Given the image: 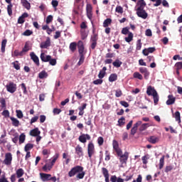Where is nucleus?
I'll use <instances>...</instances> for the list:
<instances>
[{"instance_id": "nucleus-29", "label": "nucleus", "mask_w": 182, "mask_h": 182, "mask_svg": "<svg viewBox=\"0 0 182 182\" xmlns=\"http://www.w3.org/2000/svg\"><path fill=\"white\" fill-rule=\"evenodd\" d=\"M149 127H150V124L149 123H145V124H142L139 130V132H144V130H146Z\"/></svg>"}, {"instance_id": "nucleus-49", "label": "nucleus", "mask_w": 182, "mask_h": 182, "mask_svg": "<svg viewBox=\"0 0 182 182\" xmlns=\"http://www.w3.org/2000/svg\"><path fill=\"white\" fill-rule=\"evenodd\" d=\"M149 159H150V156H149V154H146L142 156L141 160H142L143 164H147L148 163L147 160H149Z\"/></svg>"}, {"instance_id": "nucleus-23", "label": "nucleus", "mask_w": 182, "mask_h": 182, "mask_svg": "<svg viewBox=\"0 0 182 182\" xmlns=\"http://www.w3.org/2000/svg\"><path fill=\"white\" fill-rule=\"evenodd\" d=\"M40 58L42 62H49V60H50V55H46L45 53H41Z\"/></svg>"}, {"instance_id": "nucleus-47", "label": "nucleus", "mask_w": 182, "mask_h": 182, "mask_svg": "<svg viewBox=\"0 0 182 182\" xmlns=\"http://www.w3.org/2000/svg\"><path fill=\"white\" fill-rule=\"evenodd\" d=\"M28 50H29V44H28V43H26L21 51L24 55H26V52H28Z\"/></svg>"}, {"instance_id": "nucleus-44", "label": "nucleus", "mask_w": 182, "mask_h": 182, "mask_svg": "<svg viewBox=\"0 0 182 182\" xmlns=\"http://www.w3.org/2000/svg\"><path fill=\"white\" fill-rule=\"evenodd\" d=\"M58 159H59V154H55V156L53 157V160L51 161L50 166H52V167H53Z\"/></svg>"}, {"instance_id": "nucleus-16", "label": "nucleus", "mask_w": 182, "mask_h": 182, "mask_svg": "<svg viewBox=\"0 0 182 182\" xmlns=\"http://www.w3.org/2000/svg\"><path fill=\"white\" fill-rule=\"evenodd\" d=\"M75 154H77L78 157H82L83 156V148L79 144L75 147Z\"/></svg>"}, {"instance_id": "nucleus-9", "label": "nucleus", "mask_w": 182, "mask_h": 182, "mask_svg": "<svg viewBox=\"0 0 182 182\" xmlns=\"http://www.w3.org/2000/svg\"><path fill=\"white\" fill-rule=\"evenodd\" d=\"M141 121H138L136 122V124H134L130 132V134H132V136H134V134L137 133V129H139V126H141Z\"/></svg>"}, {"instance_id": "nucleus-21", "label": "nucleus", "mask_w": 182, "mask_h": 182, "mask_svg": "<svg viewBox=\"0 0 182 182\" xmlns=\"http://www.w3.org/2000/svg\"><path fill=\"white\" fill-rule=\"evenodd\" d=\"M146 5V1H144V0H139L136 3V6H138L136 9H144Z\"/></svg>"}, {"instance_id": "nucleus-56", "label": "nucleus", "mask_w": 182, "mask_h": 182, "mask_svg": "<svg viewBox=\"0 0 182 182\" xmlns=\"http://www.w3.org/2000/svg\"><path fill=\"white\" fill-rule=\"evenodd\" d=\"M80 33H81V39H82V41H85V39L87 38V33H86L85 31H81Z\"/></svg>"}, {"instance_id": "nucleus-58", "label": "nucleus", "mask_w": 182, "mask_h": 182, "mask_svg": "<svg viewBox=\"0 0 182 182\" xmlns=\"http://www.w3.org/2000/svg\"><path fill=\"white\" fill-rule=\"evenodd\" d=\"M61 112H62V109H60L59 108H54L53 109V113L54 115L60 114Z\"/></svg>"}, {"instance_id": "nucleus-48", "label": "nucleus", "mask_w": 182, "mask_h": 182, "mask_svg": "<svg viewBox=\"0 0 182 182\" xmlns=\"http://www.w3.org/2000/svg\"><path fill=\"white\" fill-rule=\"evenodd\" d=\"M142 45H143V43H141V39L137 40L136 47V50H140L141 49Z\"/></svg>"}, {"instance_id": "nucleus-31", "label": "nucleus", "mask_w": 182, "mask_h": 182, "mask_svg": "<svg viewBox=\"0 0 182 182\" xmlns=\"http://www.w3.org/2000/svg\"><path fill=\"white\" fill-rule=\"evenodd\" d=\"M25 54L22 51L19 52V50H14V53L11 54V56H12V58H15L17 56H23Z\"/></svg>"}, {"instance_id": "nucleus-35", "label": "nucleus", "mask_w": 182, "mask_h": 182, "mask_svg": "<svg viewBox=\"0 0 182 182\" xmlns=\"http://www.w3.org/2000/svg\"><path fill=\"white\" fill-rule=\"evenodd\" d=\"M76 48H77V43H76V42H73L70 44V50H71V52H75Z\"/></svg>"}, {"instance_id": "nucleus-43", "label": "nucleus", "mask_w": 182, "mask_h": 182, "mask_svg": "<svg viewBox=\"0 0 182 182\" xmlns=\"http://www.w3.org/2000/svg\"><path fill=\"white\" fill-rule=\"evenodd\" d=\"M126 118L124 117H122L120 119H118V125L122 127V126H124L125 123L124 121Z\"/></svg>"}, {"instance_id": "nucleus-28", "label": "nucleus", "mask_w": 182, "mask_h": 182, "mask_svg": "<svg viewBox=\"0 0 182 182\" xmlns=\"http://www.w3.org/2000/svg\"><path fill=\"white\" fill-rule=\"evenodd\" d=\"M48 76V73H46L45 70H42L38 73L39 79H46Z\"/></svg>"}, {"instance_id": "nucleus-52", "label": "nucleus", "mask_w": 182, "mask_h": 182, "mask_svg": "<svg viewBox=\"0 0 182 182\" xmlns=\"http://www.w3.org/2000/svg\"><path fill=\"white\" fill-rule=\"evenodd\" d=\"M52 21H53V16L49 15L46 18V23H47V25H49V23H50V22H52Z\"/></svg>"}, {"instance_id": "nucleus-54", "label": "nucleus", "mask_w": 182, "mask_h": 182, "mask_svg": "<svg viewBox=\"0 0 182 182\" xmlns=\"http://www.w3.org/2000/svg\"><path fill=\"white\" fill-rule=\"evenodd\" d=\"M21 87L23 90V95H28V90H26V85H25V83H21Z\"/></svg>"}, {"instance_id": "nucleus-32", "label": "nucleus", "mask_w": 182, "mask_h": 182, "mask_svg": "<svg viewBox=\"0 0 182 182\" xmlns=\"http://www.w3.org/2000/svg\"><path fill=\"white\" fill-rule=\"evenodd\" d=\"M26 139V135L25 134L22 133L18 137L19 144H22L23 143H25V140Z\"/></svg>"}, {"instance_id": "nucleus-27", "label": "nucleus", "mask_w": 182, "mask_h": 182, "mask_svg": "<svg viewBox=\"0 0 182 182\" xmlns=\"http://www.w3.org/2000/svg\"><path fill=\"white\" fill-rule=\"evenodd\" d=\"M52 165H50V164H46L43 166V171H45L46 173H48V171H50V170H52Z\"/></svg>"}, {"instance_id": "nucleus-19", "label": "nucleus", "mask_w": 182, "mask_h": 182, "mask_svg": "<svg viewBox=\"0 0 182 182\" xmlns=\"http://www.w3.org/2000/svg\"><path fill=\"white\" fill-rule=\"evenodd\" d=\"M102 173L105 178V182H110V181L109 180V170L103 167L102 168Z\"/></svg>"}, {"instance_id": "nucleus-6", "label": "nucleus", "mask_w": 182, "mask_h": 182, "mask_svg": "<svg viewBox=\"0 0 182 182\" xmlns=\"http://www.w3.org/2000/svg\"><path fill=\"white\" fill-rule=\"evenodd\" d=\"M6 88L7 92H9V93H15V92H16V84L10 82L6 85Z\"/></svg>"}, {"instance_id": "nucleus-50", "label": "nucleus", "mask_w": 182, "mask_h": 182, "mask_svg": "<svg viewBox=\"0 0 182 182\" xmlns=\"http://www.w3.org/2000/svg\"><path fill=\"white\" fill-rule=\"evenodd\" d=\"M0 103L2 109H6V101L5 100V98H0Z\"/></svg>"}, {"instance_id": "nucleus-1", "label": "nucleus", "mask_w": 182, "mask_h": 182, "mask_svg": "<svg viewBox=\"0 0 182 182\" xmlns=\"http://www.w3.org/2000/svg\"><path fill=\"white\" fill-rule=\"evenodd\" d=\"M84 168L82 166H75L73 168L70 169V171L68 172V176L69 177H75L76 176V178H78L79 180H82L84 178L86 172L84 171Z\"/></svg>"}, {"instance_id": "nucleus-8", "label": "nucleus", "mask_w": 182, "mask_h": 182, "mask_svg": "<svg viewBox=\"0 0 182 182\" xmlns=\"http://www.w3.org/2000/svg\"><path fill=\"white\" fill-rule=\"evenodd\" d=\"M139 72L140 73L144 75V79H146V80L149 79V76H150V72H149V70H147L146 68H144V67L139 68Z\"/></svg>"}, {"instance_id": "nucleus-57", "label": "nucleus", "mask_w": 182, "mask_h": 182, "mask_svg": "<svg viewBox=\"0 0 182 182\" xmlns=\"http://www.w3.org/2000/svg\"><path fill=\"white\" fill-rule=\"evenodd\" d=\"M48 62H49V64L51 65V66H55L57 63L56 59L52 58V56H50V59Z\"/></svg>"}, {"instance_id": "nucleus-34", "label": "nucleus", "mask_w": 182, "mask_h": 182, "mask_svg": "<svg viewBox=\"0 0 182 182\" xmlns=\"http://www.w3.org/2000/svg\"><path fill=\"white\" fill-rule=\"evenodd\" d=\"M16 174L18 178H21V177H22V176L24 174L23 169L22 168H18L16 171Z\"/></svg>"}, {"instance_id": "nucleus-40", "label": "nucleus", "mask_w": 182, "mask_h": 182, "mask_svg": "<svg viewBox=\"0 0 182 182\" xmlns=\"http://www.w3.org/2000/svg\"><path fill=\"white\" fill-rule=\"evenodd\" d=\"M175 119L178 123H181V117L180 116V112L176 111L175 112Z\"/></svg>"}, {"instance_id": "nucleus-59", "label": "nucleus", "mask_w": 182, "mask_h": 182, "mask_svg": "<svg viewBox=\"0 0 182 182\" xmlns=\"http://www.w3.org/2000/svg\"><path fill=\"white\" fill-rule=\"evenodd\" d=\"M97 143H98L99 146H103V143H105V139H103L102 136L98 137Z\"/></svg>"}, {"instance_id": "nucleus-39", "label": "nucleus", "mask_w": 182, "mask_h": 182, "mask_svg": "<svg viewBox=\"0 0 182 182\" xmlns=\"http://www.w3.org/2000/svg\"><path fill=\"white\" fill-rule=\"evenodd\" d=\"M125 41L128 43H130V42H132V41H133V33L129 32L128 33V36L125 38Z\"/></svg>"}, {"instance_id": "nucleus-62", "label": "nucleus", "mask_w": 182, "mask_h": 182, "mask_svg": "<svg viewBox=\"0 0 182 182\" xmlns=\"http://www.w3.org/2000/svg\"><path fill=\"white\" fill-rule=\"evenodd\" d=\"M123 95L122 90H117L115 91V96L116 97H120Z\"/></svg>"}, {"instance_id": "nucleus-33", "label": "nucleus", "mask_w": 182, "mask_h": 182, "mask_svg": "<svg viewBox=\"0 0 182 182\" xmlns=\"http://www.w3.org/2000/svg\"><path fill=\"white\" fill-rule=\"evenodd\" d=\"M133 77L134 79H139V80H143V75L139 72L134 73Z\"/></svg>"}, {"instance_id": "nucleus-5", "label": "nucleus", "mask_w": 182, "mask_h": 182, "mask_svg": "<svg viewBox=\"0 0 182 182\" xmlns=\"http://www.w3.org/2000/svg\"><path fill=\"white\" fill-rule=\"evenodd\" d=\"M136 15L139 16V18H141L142 19H147V16H149V14L146 12V10L144 9H136Z\"/></svg>"}, {"instance_id": "nucleus-55", "label": "nucleus", "mask_w": 182, "mask_h": 182, "mask_svg": "<svg viewBox=\"0 0 182 182\" xmlns=\"http://www.w3.org/2000/svg\"><path fill=\"white\" fill-rule=\"evenodd\" d=\"M16 112L18 119H22V117H23V113L20 109L16 110Z\"/></svg>"}, {"instance_id": "nucleus-4", "label": "nucleus", "mask_w": 182, "mask_h": 182, "mask_svg": "<svg viewBox=\"0 0 182 182\" xmlns=\"http://www.w3.org/2000/svg\"><path fill=\"white\" fill-rule=\"evenodd\" d=\"M3 164H5V166H11V164H12V154L11 152L5 154V159L3 161Z\"/></svg>"}, {"instance_id": "nucleus-12", "label": "nucleus", "mask_w": 182, "mask_h": 182, "mask_svg": "<svg viewBox=\"0 0 182 182\" xmlns=\"http://www.w3.org/2000/svg\"><path fill=\"white\" fill-rule=\"evenodd\" d=\"M90 135H89L88 134H82L79 136L78 140L79 141H80V143H86L87 140H90Z\"/></svg>"}, {"instance_id": "nucleus-60", "label": "nucleus", "mask_w": 182, "mask_h": 182, "mask_svg": "<svg viewBox=\"0 0 182 182\" xmlns=\"http://www.w3.org/2000/svg\"><path fill=\"white\" fill-rule=\"evenodd\" d=\"M175 68H176V69L181 70V69H182V61L176 63L175 64Z\"/></svg>"}, {"instance_id": "nucleus-11", "label": "nucleus", "mask_w": 182, "mask_h": 182, "mask_svg": "<svg viewBox=\"0 0 182 182\" xmlns=\"http://www.w3.org/2000/svg\"><path fill=\"white\" fill-rule=\"evenodd\" d=\"M119 161L122 164H126L127 163V160H129V152L125 151L124 154L119 156Z\"/></svg>"}, {"instance_id": "nucleus-17", "label": "nucleus", "mask_w": 182, "mask_h": 182, "mask_svg": "<svg viewBox=\"0 0 182 182\" xmlns=\"http://www.w3.org/2000/svg\"><path fill=\"white\" fill-rule=\"evenodd\" d=\"M30 136H32V137H36L37 136L41 135V132L39 130V128L36 127L33 129H31L29 133Z\"/></svg>"}, {"instance_id": "nucleus-10", "label": "nucleus", "mask_w": 182, "mask_h": 182, "mask_svg": "<svg viewBox=\"0 0 182 182\" xmlns=\"http://www.w3.org/2000/svg\"><path fill=\"white\" fill-rule=\"evenodd\" d=\"M50 46V38L48 37L46 38V41L41 42L40 44V48L41 49H48Z\"/></svg>"}, {"instance_id": "nucleus-26", "label": "nucleus", "mask_w": 182, "mask_h": 182, "mask_svg": "<svg viewBox=\"0 0 182 182\" xmlns=\"http://www.w3.org/2000/svg\"><path fill=\"white\" fill-rule=\"evenodd\" d=\"M21 2L23 5V6H24V8H26V9H28V11H29V9H31V3H29L28 1V0H21Z\"/></svg>"}, {"instance_id": "nucleus-20", "label": "nucleus", "mask_w": 182, "mask_h": 182, "mask_svg": "<svg viewBox=\"0 0 182 182\" xmlns=\"http://www.w3.org/2000/svg\"><path fill=\"white\" fill-rule=\"evenodd\" d=\"M40 176H41V178L43 181H50V177H52V175L49 173H41Z\"/></svg>"}, {"instance_id": "nucleus-61", "label": "nucleus", "mask_w": 182, "mask_h": 182, "mask_svg": "<svg viewBox=\"0 0 182 182\" xmlns=\"http://www.w3.org/2000/svg\"><path fill=\"white\" fill-rule=\"evenodd\" d=\"M115 11L118 14H123V7L121 6H117L115 9Z\"/></svg>"}, {"instance_id": "nucleus-41", "label": "nucleus", "mask_w": 182, "mask_h": 182, "mask_svg": "<svg viewBox=\"0 0 182 182\" xmlns=\"http://www.w3.org/2000/svg\"><path fill=\"white\" fill-rule=\"evenodd\" d=\"M165 156H162V157L159 160V170H161V168H163V167H164V159H165Z\"/></svg>"}, {"instance_id": "nucleus-3", "label": "nucleus", "mask_w": 182, "mask_h": 182, "mask_svg": "<svg viewBox=\"0 0 182 182\" xmlns=\"http://www.w3.org/2000/svg\"><path fill=\"white\" fill-rule=\"evenodd\" d=\"M97 41H99V36L97 35V33H95L94 31L93 34L92 36H91L90 38V48L91 49H92V50H95V49H96V46H97Z\"/></svg>"}, {"instance_id": "nucleus-37", "label": "nucleus", "mask_w": 182, "mask_h": 182, "mask_svg": "<svg viewBox=\"0 0 182 182\" xmlns=\"http://www.w3.org/2000/svg\"><path fill=\"white\" fill-rule=\"evenodd\" d=\"M13 67L16 70H21V64H19V62L18 60H16L12 63Z\"/></svg>"}, {"instance_id": "nucleus-38", "label": "nucleus", "mask_w": 182, "mask_h": 182, "mask_svg": "<svg viewBox=\"0 0 182 182\" xmlns=\"http://www.w3.org/2000/svg\"><path fill=\"white\" fill-rule=\"evenodd\" d=\"M5 137H6V133H4V134H2L0 137V145L1 144H5L7 143L6 139H5Z\"/></svg>"}, {"instance_id": "nucleus-15", "label": "nucleus", "mask_w": 182, "mask_h": 182, "mask_svg": "<svg viewBox=\"0 0 182 182\" xmlns=\"http://www.w3.org/2000/svg\"><path fill=\"white\" fill-rule=\"evenodd\" d=\"M148 141L151 144H156V143H159V141H160V138L156 136H151L148 138Z\"/></svg>"}, {"instance_id": "nucleus-18", "label": "nucleus", "mask_w": 182, "mask_h": 182, "mask_svg": "<svg viewBox=\"0 0 182 182\" xmlns=\"http://www.w3.org/2000/svg\"><path fill=\"white\" fill-rule=\"evenodd\" d=\"M93 8L92 7V4H87L86 6V11H87V16L88 19H92V11Z\"/></svg>"}, {"instance_id": "nucleus-13", "label": "nucleus", "mask_w": 182, "mask_h": 182, "mask_svg": "<svg viewBox=\"0 0 182 182\" xmlns=\"http://www.w3.org/2000/svg\"><path fill=\"white\" fill-rule=\"evenodd\" d=\"M31 59L33 60V62L36 65V66H40L41 63H39V58L35 53L32 52L30 53Z\"/></svg>"}, {"instance_id": "nucleus-42", "label": "nucleus", "mask_w": 182, "mask_h": 182, "mask_svg": "<svg viewBox=\"0 0 182 182\" xmlns=\"http://www.w3.org/2000/svg\"><path fill=\"white\" fill-rule=\"evenodd\" d=\"M6 42H7L6 39L3 40L1 42V50L2 53H5V48H6Z\"/></svg>"}, {"instance_id": "nucleus-14", "label": "nucleus", "mask_w": 182, "mask_h": 182, "mask_svg": "<svg viewBox=\"0 0 182 182\" xmlns=\"http://www.w3.org/2000/svg\"><path fill=\"white\" fill-rule=\"evenodd\" d=\"M176 103V98L173 95H169L168 96V100L166 102L167 106H171V105H174Z\"/></svg>"}, {"instance_id": "nucleus-63", "label": "nucleus", "mask_w": 182, "mask_h": 182, "mask_svg": "<svg viewBox=\"0 0 182 182\" xmlns=\"http://www.w3.org/2000/svg\"><path fill=\"white\" fill-rule=\"evenodd\" d=\"M92 83L94 85H102V83H103V80L102 79H97V80H95L92 82Z\"/></svg>"}, {"instance_id": "nucleus-7", "label": "nucleus", "mask_w": 182, "mask_h": 182, "mask_svg": "<svg viewBox=\"0 0 182 182\" xmlns=\"http://www.w3.org/2000/svg\"><path fill=\"white\" fill-rule=\"evenodd\" d=\"M87 154L89 159H92V156L95 154V144L90 142L87 145Z\"/></svg>"}, {"instance_id": "nucleus-25", "label": "nucleus", "mask_w": 182, "mask_h": 182, "mask_svg": "<svg viewBox=\"0 0 182 182\" xmlns=\"http://www.w3.org/2000/svg\"><path fill=\"white\" fill-rule=\"evenodd\" d=\"M10 119L11 120L12 125L14 126V127H19L21 123L19 122V120H18V119L11 117H10Z\"/></svg>"}, {"instance_id": "nucleus-64", "label": "nucleus", "mask_w": 182, "mask_h": 182, "mask_svg": "<svg viewBox=\"0 0 182 182\" xmlns=\"http://www.w3.org/2000/svg\"><path fill=\"white\" fill-rule=\"evenodd\" d=\"M0 182H9V181H8V178H6L5 173L3 174L0 178Z\"/></svg>"}, {"instance_id": "nucleus-46", "label": "nucleus", "mask_w": 182, "mask_h": 182, "mask_svg": "<svg viewBox=\"0 0 182 182\" xmlns=\"http://www.w3.org/2000/svg\"><path fill=\"white\" fill-rule=\"evenodd\" d=\"M112 23V20L110 18H107L104 21L103 26L104 28H107Z\"/></svg>"}, {"instance_id": "nucleus-2", "label": "nucleus", "mask_w": 182, "mask_h": 182, "mask_svg": "<svg viewBox=\"0 0 182 182\" xmlns=\"http://www.w3.org/2000/svg\"><path fill=\"white\" fill-rule=\"evenodd\" d=\"M146 95H148V96H153L154 105H159L160 97H159V93H157V91L154 87H151V85L147 87Z\"/></svg>"}, {"instance_id": "nucleus-45", "label": "nucleus", "mask_w": 182, "mask_h": 182, "mask_svg": "<svg viewBox=\"0 0 182 182\" xmlns=\"http://www.w3.org/2000/svg\"><path fill=\"white\" fill-rule=\"evenodd\" d=\"M12 4H10L7 6V12L9 16H12V8H13Z\"/></svg>"}, {"instance_id": "nucleus-36", "label": "nucleus", "mask_w": 182, "mask_h": 182, "mask_svg": "<svg viewBox=\"0 0 182 182\" xmlns=\"http://www.w3.org/2000/svg\"><path fill=\"white\" fill-rule=\"evenodd\" d=\"M122 62L120 61V60L119 59H116L114 62L112 63L113 66H114V68H120V66H122Z\"/></svg>"}, {"instance_id": "nucleus-24", "label": "nucleus", "mask_w": 182, "mask_h": 182, "mask_svg": "<svg viewBox=\"0 0 182 182\" xmlns=\"http://www.w3.org/2000/svg\"><path fill=\"white\" fill-rule=\"evenodd\" d=\"M107 70V68L103 67L102 69L100 71L98 74L99 79H103L105 76H106V71Z\"/></svg>"}, {"instance_id": "nucleus-22", "label": "nucleus", "mask_w": 182, "mask_h": 182, "mask_svg": "<svg viewBox=\"0 0 182 182\" xmlns=\"http://www.w3.org/2000/svg\"><path fill=\"white\" fill-rule=\"evenodd\" d=\"M77 46L79 53H83L85 52V46L83 45V41H79Z\"/></svg>"}, {"instance_id": "nucleus-30", "label": "nucleus", "mask_w": 182, "mask_h": 182, "mask_svg": "<svg viewBox=\"0 0 182 182\" xmlns=\"http://www.w3.org/2000/svg\"><path fill=\"white\" fill-rule=\"evenodd\" d=\"M108 80H109V82H116V80H117V74L116 73L111 74Z\"/></svg>"}, {"instance_id": "nucleus-51", "label": "nucleus", "mask_w": 182, "mask_h": 182, "mask_svg": "<svg viewBox=\"0 0 182 182\" xmlns=\"http://www.w3.org/2000/svg\"><path fill=\"white\" fill-rule=\"evenodd\" d=\"M112 146H113L114 150H117L118 149H120L119 147V142H117V141H116L114 139L112 141Z\"/></svg>"}, {"instance_id": "nucleus-53", "label": "nucleus", "mask_w": 182, "mask_h": 182, "mask_svg": "<svg viewBox=\"0 0 182 182\" xmlns=\"http://www.w3.org/2000/svg\"><path fill=\"white\" fill-rule=\"evenodd\" d=\"M33 147V144H26L24 147L25 151H29V150H31V149Z\"/></svg>"}]
</instances>
